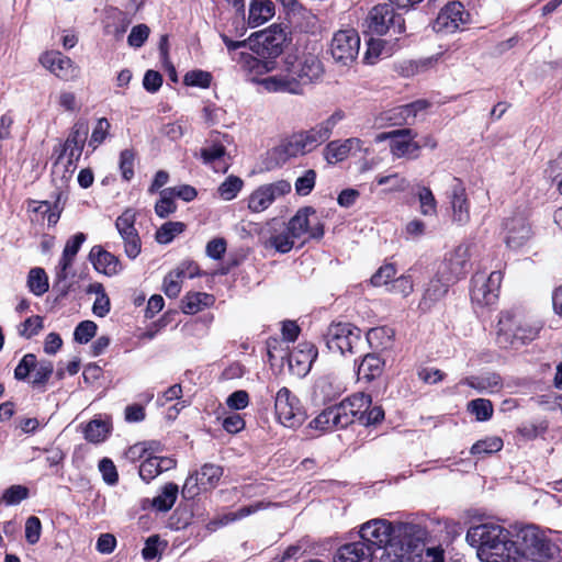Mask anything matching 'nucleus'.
I'll use <instances>...</instances> for the list:
<instances>
[{
  "instance_id": "nucleus-1",
  "label": "nucleus",
  "mask_w": 562,
  "mask_h": 562,
  "mask_svg": "<svg viewBox=\"0 0 562 562\" xmlns=\"http://www.w3.org/2000/svg\"><path fill=\"white\" fill-rule=\"evenodd\" d=\"M467 542L476 549L484 562H516L518 550L510 532L503 526L487 522L472 526L465 536Z\"/></svg>"
},
{
  "instance_id": "nucleus-2",
  "label": "nucleus",
  "mask_w": 562,
  "mask_h": 562,
  "mask_svg": "<svg viewBox=\"0 0 562 562\" xmlns=\"http://www.w3.org/2000/svg\"><path fill=\"white\" fill-rule=\"evenodd\" d=\"M342 119L344 113L336 111L310 130L292 134L279 146L268 151V159L270 160L268 168L280 166L291 157L311 153L330 137L335 126Z\"/></svg>"
},
{
  "instance_id": "nucleus-3",
  "label": "nucleus",
  "mask_w": 562,
  "mask_h": 562,
  "mask_svg": "<svg viewBox=\"0 0 562 562\" xmlns=\"http://www.w3.org/2000/svg\"><path fill=\"white\" fill-rule=\"evenodd\" d=\"M427 535L426 528L418 524H396L393 542L385 547L380 562H422Z\"/></svg>"
},
{
  "instance_id": "nucleus-4",
  "label": "nucleus",
  "mask_w": 562,
  "mask_h": 562,
  "mask_svg": "<svg viewBox=\"0 0 562 562\" xmlns=\"http://www.w3.org/2000/svg\"><path fill=\"white\" fill-rule=\"evenodd\" d=\"M322 74V63L315 56H308L293 65L286 72L265 78L262 86L270 92L301 94L304 88L318 80Z\"/></svg>"
},
{
  "instance_id": "nucleus-5",
  "label": "nucleus",
  "mask_w": 562,
  "mask_h": 562,
  "mask_svg": "<svg viewBox=\"0 0 562 562\" xmlns=\"http://www.w3.org/2000/svg\"><path fill=\"white\" fill-rule=\"evenodd\" d=\"M324 340L328 350L341 356H355L366 348L362 330L347 322L331 323L325 334Z\"/></svg>"
},
{
  "instance_id": "nucleus-6",
  "label": "nucleus",
  "mask_w": 562,
  "mask_h": 562,
  "mask_svg": "<svg viewBox=\"0 0 562 562\" xmlns=\"http://www.w3.org/2000/svg\"><path fill=\"white\" fill-rule=\"evenodd\" d=\"M519 548L517 555H522L536 562L553 560L559 549L547 537L546 532L535 525L522 527L517 533Z\"/></svg>"
},
{
  "instance_id": "nucleus-7",
  "label": "nucleus",
  "mask_w": 562,
  "mask_h": 562,
  "mask_svg": "<svg viewBox=\"0 0 562 562\" xmlns=\"http://www.w3.org/2000/svg\"><path fill=\"white\" fill-rule=\"evenodd\" d=\"M540 329V324H530L506 313L502 315L498 322L497 341L504 348L517 349L532 341L538 336Z\"/></svg>"
},
{
  "instance_id": "nucleus-8",
  "label": "nucleus",
  "mask_w": 562,
  "mask_h": 562,
  "mask_svg": "<svg viewBox=\"0 0 562 562\" xmlns=\"http://www.w3.org/2000/svg\"><path fill=\"white\" fill-rule=\"evenodd\" d=\"M368 29L372 34L384 35L390 33L397 40L405 32V20L395 12L391 3L373 7L367 18Z\"/></svg>"
},
{
  "instance_id": "nucleus-9",
  "label": "nucleus",
  "mask_w": 562,
  "mask_h": 562,
  "mask_svg": "<svg viewBox=\"0 0 562 562\" xmlns=\"http://www.w3.org/2000/svg\"><path fill=\"white\" fill-rule=\"evenodd\" d=\"M249 41L258 56L274 59L283 52L286 32L281 25L272 24L266 30L254 33Z\"/></svg>"
},
{
  "instance_id": "nucleus-10",
  "label": "nucleus",
  "mask_w": 562,
  "mask_h": 562,
  "mask_svg": "<svg viewBox=\"0 0 562 562\" xmlns=\"http://www.w3.org/2000/svg\"><path fill=\"white\" fill-rule=\"evenodd\" d=\"M278 420L288 428H296L305 420V412L300 400L288 387H281L274 398Z\"/></svg>"
},
{
  "instance_id": "nucleus-11",
  "label": "nucleus",
  "mask_w": 562,
  "mask_h": 562,
  "mask_svg": "<svg viewBox=\"0 0 562 562\" xmlns=\"http://www.w3.org/2000/svg\"><path fill=\"white\" fill-rule=\"evenodd\" d=\"M394 528L386 519H372L364 522L360 528V540L367 542L370 550L374 553L376 550H385V547L393 542Z\"/></svg>"
},
{
  "instance_id": "nucleus-12",
  "label": "nucleus",
  "mask_w": 562,
  "mask_h": 562,
  "mask_svg": "<svg viewBox=\"0 0 562 562\" xmlns=\"http://www.w3.org/2000/svg\"><path fill=\"white\" fill-rule=\"evenodd\" d=\"M291 183L286 180H278L258 187L248 196V209L254 213L266 211L277 199L290 193Z\"/></svg>"
},
{
  "instance_id": "nucleus-13",
  "label": "nucleus",
  "mask_w": 562,
  "mask_h": 562,
  "mask_svg": "<svg viewBox=\"0 0 562 562\" xmlns=\"http://www.w3.org/2000/svg\"><path fill=\"white\" fill-rule=\"evenodd\" d=\"M223 475L222 467L213 463H205L199 471L191 474L184 482L182 495L193 498L201 490L206 491L217 485Z\"/></svg>"
},
{
  "instance_id": "nucleus-14",
  "label": "nucleus",
  "mask_w": 562,
  "mask_h": 562,
  "mask_svg": "<svg viewBox=\"0 0 562 562\" xmlns=\"http://www.w3.org/2000/svg\"><path fill=\"white\" fill-rule=\"evenodd\" d=\"M286 227L296 239L306 234L315 239H319L324 235V225L317 218L316 211L311 206L300 209L289 221Z\"/></svg>"
},
{
  "instance_id": "nucleus-15",
  "label": "nucleus",
  "mask_w": 562,
  "mask_h": 562,
  "mask_svg": "<svg viewBox=\"0 0 562 562\" xmlns=\"http://www.w3.org/2000/svg\"><path fill=\"white\" fill-rule=\"evenodd\" d=\"M135 211L125 210L115 221V227L123 239L124 252L130 259H135L142 251V240L135 227Z\"/></svg>"
},
{
  "instance_id": "nucleus-16",
  "label": "nucleus",
  "mask_w": 562,
  "mask_h": 562,
  "mask_svg": "<svg viewBox=\"0 0 562 562\" xmlns=\"http://www.w3.org/2000/svg\"><path fill=\"white\" fill-rule=\"evenodd\" d=\"M416 133L411 128L394 130L389 133H382L376 136L378 142L391 139V153L393 156L417 158L422 148L418 142H415Z\"/></svg>"
},
{
  "instance_id": "nucleus-17",
  "label": "nucleus",
  "mask_w": 562,
  "mask_h": 562,
  "mask_svg": "<svg viewBox=\"0 0 562 562\" xmlns=\"http://www.w3.org/2000/svg\"><path fill=\"white\" fill-rule=\"evenodd\" d=\"M360 37L355 30H341L335 33L330 43V53L336 61L347 65L359 54Z\"/></svg>"
},
{
  "instance_id": "nucleus-18",
  "label": "nucleus",
  "mask_w": 562,
  "mask_h": 562,
  "mask_svg": "<svg viewBox=\"0 0 562 562\" xmlns=\"http://www.w3.org/2000/svg\"><path fill=\"white\" fill-rule=\"evenodd\" d=\"M502 282V273L493 271L485 278L483 273H476L472 278L471 299L482 305H491L498 297V290Z\"/></svg>"
},
{
  "instance_id": "nucleus-19",
  "label": "nucleus",
  "mask_w": 562,
  "mask_h": 562,
  "mask_svg": "<svg viewBox=\"0 0 562 562\" xmlns=\"http://www.w3.org/2000/svg\"><path fill=\"white\" fill-rule=\"evenodd\" d=\"M470 268V248L468 245L457 246L446 257L443 262L438 269V273L441 278H446L448 281H458L460 278L465 276Z\"/></svg>"
},
{
  "instance_id": "nucleus-20",
  "label": "nucleus",
  "mask_w": 562,
  "mask_h": 562,
  "mask_svg": "<svg viewBox=\"0 0 562 562\" xmlns=\"http://www.w3.org/2000/svg\"><path fill=\"white\" fill-rule=\"evenodd\" d=\"M469 18L463 4L452 1L440 10L432 27L436 32L454 33L469 22Z\"/></svg>"
},
{
  "instance_id": "nucleus-21",
  "label": "nucleus",
  "mask_w": 562,
  "mask_h": 562,
  "mask_svg": "<svg viewBox=\"0 0 562 562\" xmlns=\"http://www.w3.org/2000/svg\"><path fill=\"white\" fill-rule=\"evenodd\" d=\"M89 127L86 122H77L69 133L67 139L61 145L58 160L63 159L64 156H68L67 164L68 166H76V162L79 160L86 140L88 136Z\"/></svg>"
},
{
  "instance_id": "nucleus-22",
  "label": "nucleus",
  "mask_w": 562,
  "mask_h": 562,
  "mask_svg": "<svg viewBox=\"0 0 562 562\" xmlns=\"http://www.w3.org/2000/svg\"><path fill=\"white\" fill-rule=\"evenodd\" d=\"M227 135L221 136L220 133L213 132L211 138L206 140V145L201 148V158L203 164L211 166L215 172H226L228 165L224 161L226 147L224 140Z\"/></svg>"
},
{
  "instance_id": "nucleus-23",
  "label": "nucleus",
  "mask_w": 562,
  "mask_h": 562,
  "mask_svg": "<svg viewBox=\"0 0 562 562\" xmlns=\"http://www.w3.org/2000/svg\"><path fill=\"white\" fill-rule=\"evenodd\" d=\"M40 60L46 69L61 80L70 81L79 75V67L60 52L45 53Z\"/></svg>"
},
{
  "instance_id": "nucleus-24",
  "label": "nucleus",
  "mask_w": 562,
  "mask_h": 562,
  "mask_svg": "<svg viewBox=\"0 0 562 562\" xmlns=\"http://www.w3.org/2000/svg\"><path fill=\"white\" fill-rule=\"evenodd\" d=\"M316 357L317 349L312 342H300L292 351L288 353L289 369L293 374L303 376L308 373Z\"/></svg>"
},
{
  "instance_id": "nucleus-25",
  "label": "nucleus",
  "mask_w": 562,
  "mask_h": 562,
  "mask_svg": "<svg viewBox=\"0 0 562 562\" xmlns=\"http://www.w3.org/2000/svg\"><path fill=\"white\" fill-rule=\"evenodd\" d=\"M450 204L453 213V221L463 225L470 220L469 201L465 194V188L458 178L452 179L449 193Z\"/></svg>"
},
{
  "instance_id": "nucleus-26",
  "label": "nucleus",
  "mask_w": 562,
  "mask_h": 562,
  "mask_svg": "<svg viewBox=\"0 0 562 562\" xmlns=\"http://www.w3.org/2000/svg\"><path fill=\"white\" fill-rule=\"evenodd\" d=\"M89 260L97 271L105 276H116L122 271L120 259L115 255L104 250L101 246H93L91 248Z\"/></svg>"
},
{
  "instance_id": "nucleus-27",
  "label": "nucleus",
  "mask_w": 562,
  "mask_h": 562,
  "mask_svg": "<svg viewBox=\"0 0 562 562\" xmlns=\"http://www.w3.org/2000/svg\"><path fill=\"white\" fill-rule=\"evenodd\" d=\"M85 240L86 235L83 233H77L66 241L61 258L59 259L58 266L56 268V279L58 282L65 281L67 279V271L72 266L76 255L78 254Z\"/></svg>"
},
{
  "instance_id": "nucleus-28",
  "label": "nucleus",
  "mask_w": 562,
  "mask_h": 562,
  "mask_svg": "<svg viewBox=\"0 0 562 562\" xmlns=\"http://www.w3.org/2000/svg\"><path fill=\"white\" fill-rule=\"evenodd\" d=\"M345 391L341 382L334 375H323L316 380L313 387L314 400L322 403L333 402Z\"/></svg>"
},
{
  "instance_id": "nucleus-29",
  "label": "nucleus",
  "mask_w": 562,
  "mask_h": 562,
  "mask_svg": "<svg viewBox=\"0 0 562 562\" xmlns=\"http://www.w3.org/2000/svg\"><path fill=\"white\" fill-rule=\"evenodd\" d=\"M505 241L509 248L516 249L522 246L530 237V226L524 216H515L505 222Z\"/></svg>"
},
{
  "instance_id": "nucleus-30",
  "label": "nucleus",
  "mask_w": 562,
  "mask_h": 562,
  "mask_svg": "<svg viewBox=\"0 0 562 562\" xmlns=\"http://www.w3.org/2000/svg\"><path fill=\"white\" fill-rule=\"evenodd\" d=\"M369 546L361 540L346 543L338 549L335 562H371L374 553Z\"/></svg>"
},
{
  "instance_id": "nucleus-31",
  "label": "nucleus",
  "mask_w": 562,
  "mask_h": 562,
  "mask_svg": "<svg viewBox=\"0 0 562 562\" xmlns=\"http://www.w3.org/2000/svg\"><path fill=\"white\" fill-rule=\"evenodd\" d=\"M395 331L391 327L382 326L371 328L366 336V346L368 345L373 351L380 352L389 350L393 347Z\"/></svg>"
},
{
  "instance_id": "nucleus-32",
  "label": "nucleus",
  "mask_w": 562,
  "mask_h": 562,
  "mask_svg": "<svg viewBox=\"0 0 562 562\" xmlns=\"http://www.w3.org/2000/svg\"><path fill=\"white\" fill-rule=\"evenodd\" d=\"M460 384L468 385L480 393L498 392L503 386V380L497 373H486L479 376H468L460 381Z\"/></svg>"
},
{
  "instance_id": "nucleus-33",
  "label": "nucleus",
  "mask_w": 562,
  "mask_h": 562,
  "mask_svg": "<svg viewBox=\"0 0 562 562\" xmlns=\"http://www.w3.org/2000/svg\"><path fill=\"white\" fill-rule=\"evenodd\" d=\"M241 61L244 68L251 75L249 78L251 81H257L262 85V79H259L258 76L270 72L276 67V61L272 58H263L260 59L258 57L252 56L251 54H241Z\"/></svg>"
},
{
  "instance_id": "nucleus-34",
  "label": "nucleus",
  "mask_w": 562,
  "mask_h": 562,
  "mask_svg": "<svg viewBox=\"0 0 562 562\" xmlns=\"http://www.w3.org/2000/svg\"><path fill=\"white\" fill-rule=\"evenodd\" d=\"M384 364L385 361L381 358L379 352L373 351L367 353L358 366V378L371 381L381 375Z\"/></svg>"
},
{
  "instance_id": "nucleus-35",
  "label": "nucleus",
  "mask_w": 562,
  "mask_h": 562,
  "mask_svg": "<svg viewBox=\"0 0 562 562\" xmlns=\"http://www.w3.org/2000/svg\"><path fill=\"white\" fill-rule=\"evenodd\" d=\"M274 15V3L271 0H251L248 23L257 27Z\"/></svg>"
},
{
  "instance_id": "nucleus-36",
  "label": "nucleus",
  "mask_w": 562,
  "mask_h": 562,
  "mask_svg": "<svg viewBox=\"0 0 562 562\" xmlns=\"http://www.w3.org/2000/svg\"><path fill=\"white\" fill-rule=\"evenodd\" d=\"M296 238L292 236V233L288 227H284L282 231H274L269 237H267L263 241L265 248H273L276 251L281 254L289 252L293 247Z\"/></svg>"
},
{
  "instance_id": "nucleus-37",
  "label": "nucleus",
  "mask_w": 562,
  "mask_h": 562,
  "mask_svg": "<svg viewBox=\"0 0 562 562\" xmlns=\"http://www.w3.org/2000/svg\"><path fill=\"white\" fill-rule=\"evenodd\" d=\"M429 106L426 100H417L415 102L398 106L393 110L395 124H411L417 117V114L425 111Z\"/></svg>"
},
{
  "instance_id": "nucleus-38",
  "label": "nucleus",
  "mask_w": 562,
  "mask_h": 562,
  "mask_svg": "<svg viewBox=\"0 0 562 562\" xmlns=\"http://www.w3.org/2000/svg\"><path fill=\"white\" fill-rule=\"evenodd\" d=\"M182 312L186 314H196L204 307H207L214 303V297L211 294L204 292H192L188 293L182 299Z\"/></svg>"
},
{
  "instance_id": "nucleus-39",
  "label": "nucleus",
  "mask_w": 562,
  "mask_h": 562,
  "mask_svg": "<svg viewBox=\"0 0 562 562\" xmlns=\"http://www.w3.org/2000/svg\"><path fill=\"white\" fill-rule=\"evenodd\" d=\"M341 416L335 412L334 406L327 407L321 414H318L310 424L312 428L319 429L323 431H333L341 429L339 423H341Z\"/></svg>"
},
{
  "instance_id": "nucleus-40",
  "label": "nucleus",
  "mask_w": 562,
  "mask_h": 562,
  "mask_svg": "<svg viewBox=\"0 0 562 562\" xmlns=\"http://www.w3.org/2000/svg\"><path fill=\"white\" fill-rule=\"evenodd\" d=\"M54 372L53 362L49 360L37 361L36 368L33 369V375L30 383L33 389L45 391V385Z\"/></svg>"
},
{
  "instance_id": "nucleus-41",
  "label": "nucleus",
  "mask_w": 562,
  "mask_h": 562,
  "mask_svg": "<svg viewBox=\"0 0 562 562\" xmlns=\"http://www.w3.org/2000/svg\"><path fill=\"white\" fill-rule=\"evenodd\" d=\"M178 485L175 483H167L159 495L154 497L153 507L160 512H168L172 508L177 496H178Z\"/></svg>"
},
{
  "instance_id": "nucleus-42",
  "label": "nucleus",
  "mask_w": 562,
  "mask_h": 562,
  "mask_svg": "<svg viewBox=\"0 0 562 562\" xmlns=\"http://www.w3.org/2000/svg\"><path fill=\"white\" fill-rule=\"evenodd\" d=\"M371 402L372 400L369 394L355 393L342 401V408H347L349 412H352L359 422V416L366 413V411L371 406Z\"/></svg>"
},
{
  "instance_id": "nucleus-43",
  "label": "nucleus",
  "mask_w": 562,
  "mask_h": 562,
  "mask_svg": "<svg viewBox=\"0 0 562 562\" xmlns=\"http://www.w3.org/2000/svg\"><path fill=\"white\" fill-rule=\"evenodd\" d=\"M27 285L30 291L41 296L48 290V279L45 270L42 268H33L29 272Z\"/></svg>"
},
{
  "instance_id": "nucleus-44",
  "label": "nucleus",
  "mask_w": 562,
  "mask_h": 562,
  "mask_svg": "<svg viewBox=\"0 0 562 562\" xmlns=\"http://www.w3.org/2000/svg\"><path fill=\"white\" fill-rule=\"evenodd\" d=\"M83 432L88 441L99 443L108 437L110 427L103 420L93 419L87 424Z\"/></svg>"
},
{
  "instance_id": "nucleus-45",
  "label": "nucleus",
  "mask_w": 562,
  "mask_h": 562,
  "mask_svg": "<svg viewBox=\"0 0 562 562\" xmlns=\"http://www.w3.org/2000/svg\"><path fill=\"white\" fill-rule=\"evenodd\" d=\"M346 142L333 140L324 148V157L328 164H336L345 160L349 155Z\"/></svg>"
},
{
  "instance_id": "nucleus-46",
  "label": "nucleus",
  "mask_w": 562,
  "mask_h": 562,
  "mask_svg": "<svg viewBox=\"0 0 562 562\" xmlns=\"http://www.w3.org/2000/svg\"><path fill=\"white\" fill-rule=\"evenodd\" d=\"M454 283V281H448L446 278H441L437 272V277L432 279L425 292V297L435 302L443 297L450 284Z\"/></svg>"
},
{
  "instance_id": "nucleus-47",
  "label": "nucleus",
  "mask_w": 562,
  "mask_h": 562,
  "mask_svg": "<svg viewBox=\"0 0 562 562\" xmlns=\"http://www.w3.org/2000/svg\"><path fill=\"white\" fill-rule=\"evenodd\" d=\"M186 228L182 222H167L156 232V240L159 244H169Z\"/></svg>"
},
{
  "instance_id": "nucleus-48",
  "label": "nucleus",
  "mask_w": 562,
  "mask_h": 562,
  "mask_svg": "<svg viewBox=\"0 0 562 562\" xmlns=\"http://www.w3.org/2000/svg\"><path fill=\"white\" fill-rule=\"evenodd\" d=\"M503 448V440L499 437H491L476 441L472 448V454L487 456L499 451Z\"/></svg>"
},
{
  "instance_id": "nucleus-49",
  "label": "nucleus",
  "mask_w": 562,
  "mask_h": 562,
  "mask_svg": "<svg viewBox=\"0 0 562 562\" xmlns=\"http://www.w3.org/2000/svg\"><path fill=\"white\" fill-rule=\"evenodd\" d=\"M177 205L175 203V198L172 196V191L168 189H164L160 191V199L157 201L155 205V212L160 218H165L176 212Z\"/></svg>"
},
{
  "instance_id": "nucleus-50",
  "label": "nucleus",
  "mask_w": 562,
  "mask_h": 562,
  "mask_svg": "<svg viewBox=\"0 0 562 562\" xmlns=\"http://www.w3.org/2000/svg\"><path fill=\"white\" fill-rule=\"evenodd\" d=\"M243 186L244 181L239 177L229 176L218 187V194L225 201H231L236 198Z\"/></svg>"
},
{
  "instance_id": "nucleus-51",
  "label": "nucleus",
  "mask_w": 562,
  "mask_h": 562,
  "mask_svg": "<svg viewBox=\"0 0 562 562\" xmlns=\"http://www.w3.org/2000/svg\"><path fill=\"white\" fill-rule=\"evenodd\" d=\"M183 270L177 269L169 272L164 279V292L168 297H177L181 291Z\"/></svg>"
},
{
  "instance_id": "nucleus-52",
  "label": "nucleus",
  "mask_w": 562,
  "mask_h": 562,
  "mask_svg": "<svg viewBox=\"0 0 562 562\" xmlns=\"http://www.w3.org/2000/svg\"><path fill=\"white\" fill-rule=\"evenodd\" d=\"M468 409L476 416L477 420H488L493 415V405L490 400L476 398L468 404Z\"/></svg>"
},
{
  "instance_id": "nucleus-53",
  "label": "nucleus",
  "mask_w": 562,
  "mask_h": 562,
  "mask_svg": "<svg viewBox=\"0 0 562 562\" xmlns=\"http://www.w3.org/2000/svg\"><path fill=\"white\" fill-rule=\"evenodd\" d=\"M159 467V458L148 456L139 465V476L144 482L149 483L160 474Z\"/></svg>"
},
{
  "instance_id": "nucleus-54",
  "label": "nucleus",
  "mask_w": 562,
  "mask_h": 562,
  "mask_svg": "<svg viewBox=\"0 0 562 562\" xmlns=\"http://www.w3.org/2000/svg\"><path fill=\"white\" fill-rule=\"evenodd\" d=\"M266 507H267V504H265L263 502H257V503L251 504V505L243 506V507H240L238 510H236L234 513L225 514L221 518V524L225 525V524H228V522L236 521V520L245 518V517H247V516H249L251 514H255L258 510L263 509Z\"/></svg>"
},
{
  "instance_id": "nucleus-55",
  "label": "nucleus",
  "mask_w": 562,
  "mask_h": 562,
  "mask_svg": "<svg viewBox=\"0 0 562 562\" xmlns=\"http://www.w3.org/2000/svg\"><path fill=\"white\" fill-rule=\"evenodd\" d=\"M37 366L36 356L33 353H26L14 369V378L18 381H25L30 378L33 369Z\"/></svg>"
},
{
  "instance_id": "nucleus-56",
  "label": "nucleus",
  "mask_w": 562,
  "mask_h": 562,
  "mask_svg": "<svg viewBox=\"0 0 562 562\" xmlns=\"http://www.w3.org/2000/svg\"><path fill=\"white\" fill-rule=\"evenodd\" d=\"M418 200L420 203V212L423 215L431 216L437 213V202L429 188L422 187L419 189Z\"/></svg>"
},
{
  "instance_id": "nucleus-57",
  "label": "nucleus",
  "mask_w": 562,
  "mask_h": 562,
  "mask_svg": "<svg viewBox=\"0 0 562 562\" xmlns=\"http://www.w3.org/2000/svg\"><path fill=\"white\" fill-rule=\"evenodd\" d=\"M211 81L212 75L201 69L188 71L183 78L184 85L203 89L209 88Z\"/></svg>"
},
{
  "instance_id": "nucleus-58",
  "label": "nucleus",
  "mask_w": 562,
  "mask_h": 562,
  "mask_svg": "<svg viewBox=\"0 0 562 562\" xmlns=\"http://www.w3.org/2000/svg\"><path fill=\"white\" fill-rule=\"evenodd\" d=\"M316 172L313 169H308L303 176L299 177L294 183L295 192L299 195H308L315 187Z\"/></svg>"
},
{
  "instance_id": "nucleus-59",
  "label": "nucleus",
  "mask_w": 562,
  "mask_h": 562,
  "mask_svg": "<svg viewBox=\"0 0 562 562\" xmlns=\"http://www.w3.org/2000/svg\"><path fill=\"white\" fill-rule=\"evenodd\" d=\"M43 318L38 315H33L29 318H26L20 326H19V334L30 339L31 337L37 335L43 329Z\"/></svg>"
},
{
  "instance_id": "nucleus-60",
  "label": "nucleus",
  "mask_w": 562,
  "mask_h": 562,
  "mask_svg": "<svg viewBox=\"0 0 562 562\" xmlns=\"http://www.w3.org/2000/svg\"><path fill=\"white\" fill-rule=\"evenodd\" d=\"M97 325L92 321H83L77 325L74 338L79 344H87L97 333Z\"/></svg>"
},
{
  "instance_id": "nucleus-61",
  "label": "nucleus",
  "mask_w": 562,
  "mask_h": 562,
  "mask_svg": "<svg viewBox=\"0 0 562 562\" xmlns=\"http://www.w3.org/2000/svg\"><path fill=\"white\" fill-rule=\"evenodd\" d=\"M27 495L29 490L25 486L12 485L3 492L1 499L7 505H15L25 499Z\"/></svg>"
},
{
  "instance_id": "nucleus-62",
  "label": "nucleus",
  "mask_w": 562,
  "mask_h": 562,
  "mask_svg": "<svg viewBox=\"0 0 562 562\" xmlns=\"http://www.w3.org/2000/svg\"><path fill=\"white\" fill-rule=\"evenodd\" d=\"M135 153L132 149H124L120 155V169L125 180H131L134 176Z\"/></svg>"
},
{
  "instance_id": "nucleus-63",
  "label": "nucleus",
  "mask_w": 562,
  "mask_h": 562,
  "mask_svg": "<svg viewBox=\"0 0 562 562\" xmlns=\"http://www.w3.org/2000/svg\"><path fill=\"white\" fill-rule=\"evenodd\" d=\"M150 33L149 27L146 24L135 25L130 35L127 36V43L132 47H140L144 45Z\"/></svg>"
},
{
  "instance_id": "nucleus-64",
  "label": "nucleus",
  "mask_w": 562,
  "mask_h": 562,
  "mask_svg": "<svg viewBox=\"0 0 562 562\" xmlns=\"http://www.w3.org/2000/svg\"><path fill=\"white\" fill-rule=\"evenodd\" d=\"M42 532V524L38 517L30 516L25 522V539L30 544L38 542Z\"/></svg>"
}]
</instances>
